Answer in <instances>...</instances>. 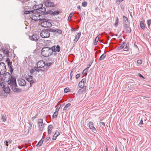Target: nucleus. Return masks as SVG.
Returning a JSON list of instances; mask_svg holds the SVG:
<instances>
[{"label":"nucleus","instance_id":"obj_1","mask_svg":"<svg viewBox=\"0 0 151 151\" xmlns=\"http://www.w3.org/2000/svg\"><path fill=\"white\" fill-rule=\"evenodd\" d=\"M3 75L4 79L6 78L9 79L8 83L10 85L12 90L17 92H20L21 91V89L17 88L18 86L17 84L16 79L13 76H12L11 77V75L9 72L5 73Z\"/></svg>","mask_w":151,"mask_h":151},{"label":"nucleus","instance_id":"obj_2","mask_svg":"<svg viewBox=\"0 0 151 151\" xmlns=\"http://www.w3.org/2000/svg\"><path fill=\"white\" fill-rule=\"evenodd\" d=\"M30 18L33 20L36 21L38 20H41L42 15H40L38 12H36V11L34 10L33 12L30 14L29 15Z\"/></svg>","mask_w":151,"mask_h":151},{"label":"nucleus","instance_id":"obj_3","mask_svg":"<svg viewBox=\"0 0 151 151\" xmlns=\"http://www.w3.org/2000/svg\"><path fill=\"white\" fill-rule=\"evenodd\" d=\"M41 53L42 55L45 57H48L51 55V50H50V48L45 47L42 48L41 50Z\"/></svg>","mask_w":151,"mask_h":151},{"label":"nucleus","instance_id":"obj_4","mask_svg":"<svg viewBox=\"0 0 151 151\" xmlns=\"http://www.w3.org/2000/svg\"><path fill=\"white\" fill-rule=\"evenodd\" d=\"M41 21V25L44 27H50L52 26V24L49 22L47 19L42 18Z\"/></svg>","mask_w":151,"mask_h":151},{"label":"nucleus","instance_id":"obj_5","mask_svg":"<svg viewBox=\"0 0 151 151\" xmlns=\"http://www.w3.org/2000/svg\"><path fill=\"white\" fill-rule=\"evenodd\" d=\"M6 71L5 64L3 62L0 63V77L1 75H3Z\"/></svg>","mask_w":151,"mask_h":151},{"label":"nucleus","instance_id":"obj_6","mask_svg":"<svg viewBox=\"0 0 151 151\" xmlns=\"http://www.w3.org/2000/svg\"><path fill=\"white\" fill-rule=\"evenodd\" d=\"M7 64L8 66L9 69V71L11 73V74H12L14 70V68L13 66L12 65V62L11 61L10 59L7 58L5 61Z\"/></svg>","mask_w":151,"mask_h":151},{"label":"nucleus","instance_id":"obj_7","mask_svg":"<svg viewBox=\"0 0 151 151\" xmlns=\"http://www.w3.org/2000/svg\"><path fill=\"white\" fill-rule=\"evenodd\" d=\"M40 35L43 38H48L50 37V34L48 30L45 29L42 31L40 33Z\"/></svg>","mask_w":151,"mask_h":151},{"label":"nucleus","instance_id":"obj_8","mask_svg":"<svg viewBox=\"0 0 151 151\" xmlns=\"http://www.w3.org/2000/svg\"><path fill=\"white\" fill-rule=\"evenodd\" d=\"M44 4L46 7H52L55 6L54 3L49 1H45L44 3Z\"/></svg>","mask_w":151,"mask_h":151},{"label":"nucleus","instance_id":"obj_9","mask_svg":"<svg viewBox=\"0 0 151 151\" xmlns=\"http://www.w3.org/2000/svg\"><path fill=\"white\" fill-rule=\"evenodd\" d=\"M38 123L39 127V130L40 131H42L44 128V124L43 122V119H40L38 120Z\"/></svg>","mask_w":151,"mask_h":151},{"label":"nucleus","instance_id":"obj_10","mask_svg":"<svg viewBox=\"0 0 151 151\" xmlns=\"http://www.w3.org/2000/svg\"><path fill=\"white\" fill-rule=\"evenodd\" d=\"M1 50L5 56L9 57V52L8 48L6 47H3L2 48Z\"/></svg>","mask_w":151,"mask_h":151},{"label":"nucleus","instance_id":"obj_11","mask_svg":"<svg viewBox=\"0 0 151 151\" xmlns=\"http://www.w3.org/2000/svg\"><path fill=\"white\" fill-rule=\"evenodd\" d=\"M86 82V78H83L81 81L79 82L78 84L79 86L82 88L84 87Z\"/></svg>","mask_w":151,"mask_h":151},{"label":"nucleus","instance_id":"obj_12","mask_svg":"<svg viewBox=\"0 0 151 151\" xmlns=\"http://www.w3.org/2000/svg\"><path fill=\"white\" fill-rule=\"evenodd\" d=\"M46 65V64L44 61L41 60L38 62L37 64V65L39 68H42Z\"/></svg>","mask_w":151,"mask_h":151},{"label":"nucleus","instance_id":"obj_13","mask_svg":"<svg viewBox=\"0 0 151 151\" xmlns=\"http://www.w3.org/2000/svg\"><path fill=\"white\" fill-rule=\"evenodd\" d=\"M124 29L126 31V33H129L131 32V29L129 27V24H125L124 25Z\"/></svg>","mask_w":151,"mask_h":151},{"label":"nucleus","instance_id":"obj_14","mask_svg":"<svg viewBox=\"0 0 151 151\" xmlns=\"http://www.w3.org/2000/svg\"><path fill=\"white\" fill-rule=\"evenodd\" d=\"M18 83L20 86H24L26 85V82L22 78L19 79L18 80Z\"/></svg>","mask_w":151,"mask_h":151},{"label":"nucleus","instance_id":"obj_15","mask_svg":"<svg viewBox=\"0 0 151 151\" xmlns=\"http://www.w3.org/2000/svg\"><path fill=\"white\" fill-rule=\"evenodd\" d=\"M89 127L90 129H91L92 131L95 132H96V130L94 127L93 123L91 122H90L88 123Z\"/></svg>","mask_w":151,"mask_h":151},{"label":"nucleus","instance_id":"obj_16","mask_svg":"<svg viewBox=\"0 0 151 151\" xmlns=\"http://www.w3.org/2000/svg\"><path fill=\"white\" fill-rule=\"evenodd\" d=\"M36 12H38L39 14L42 13H45L46 12V8L45 7H42L40 9L36 11Z\"/></svg>","mask_w":151,"mask_h":151},{"label":"nucleus","instance_id":"obj_17","mask_svg":"<svg viewBox=\"0 0 151 151\" xmlns=\"http://www.w3.org/2000/svg\"><path fill=\"white\" fill-rule=\"evenodd\" d=\"M39 38V36L36 35H33L31 37H30V39L32 40L36 41Z\"/></svg>","mask_w":151,"mask_h":151},{"label":"nucleus","instance_id":"obj_18","mask_svg":"<svg viewBox=\"0 0 151 151\" xmlns=\"http://www.w3.org/2000/svg\"><path fill=\"white\" fill-rule=\"evenodd\" d=\"M43 6V5L42 4L35 5L33 7V9L35 11H37L38 9H40Z\"/></svg>","mask_w":151,"mask_h":151},{"label":"nucleus","instance_id":"obj_19","mask_svg":"<svg viewBox=\"0 0 151 151\" xmlns=\"http://www.w3.org/2000/svg\"><path fill=\"white\" fill-rule=\"evenodd\" d=\"M25 79L29 82H30L33 80V78L31 76L28 75L25 77Z\"/></svg>","mask_w":151,"mask_h":151},{"label":"nucleus","instance_id":"obj_20","mask_svg":"<svg viewBox=\"0 0 151 151\" xmlns=\"http://www.w3.org/2000/svg\"><path fill=\"white\" fill-rule=\"evenodd\" d=\"M71 104L70 103H68L66 104L63 109V110H68L70 108Z\"/></svg>","mask_w":151,"mask_h":151},{"label":"nucleus","instance_id":"obj_21","mask_svg":"<svg viewBox=\"0 0 151 151\" xmlns=\"http://www.w3.org/2000/svg\"><path fill=\"white\" fill-rule=\"evenodd\" d=\"M53 128V126L52 125H50L48 127V134H50L51 132V131Z\"/></svg>","mask_w":151,"mask_h":151},{"label":"nucleus","instance_id":"obj_22","mask_svg":"<svg viewBox=\"0 0 151 151\" xmlns=\"http://www.w3.org/2000/svg\"><path fill=\"white\" fill-rule=\"evenodd\" d=\"M60 134V133L58 131H56L52 138L53 140H55L56 137Z\"/></svg>","mask_w":151,"mask_h":151},{"label":"nucleus","instance_id":"obj_23","mask_svg":"<svg viewBox=\"0 0 151 151\" xmlns=\"http://www.w3.org/2000/svg\"><path fill=\"white\" fill-rule=\"evenodd\" d=\"M4 91L5 93H9L10 92V89L9 86L5 88L4 89Z\"/></svg>","mask_w":151,"mask_h":151},{"label":"nucleus","instance_id":"obj_24","mask_svg":"<svg viewBox=\"0 0 151 151\" xmlns=\"http://www.w3.org/2000/svg\"><path fill=\"white\" fill-rule=\"evenodd\" d=\"M81 35V33H79L77 34V35L76 36L75 39L74 40V41L77 42L78 40L79 39Z\"/></svg>","mask_w":151,"mask_h":151},{"label":"nucleus","instance_id":"obj_25","mask_svg":"<svg viewBox=\"0 0 151 151\" xmlns=\"http://www.w3.org/2000/svg\"><path fill=\"white\" fill-rule=\"evenodd\" d=\"M123 20L124 22V23L125 24H129V22L128 21V19L125 16H123Z\"/></svg>","mask_w":151,"mask_h":151},{"label":"nucleus","instance_id":"obj_26","mask_svg":"<svg viewBox=\"0 0 151 151\" xmlns=\"http://www.w3.org/2000/svg\"><path fill=\"white\" fill-rule=\"evenodd\" d=\"M122 44H121L119 45V46L118 48L119 50L122 49L124 47L125 45V43L123 42Z\"/></svg>","mask_w":151,"mask_h":151},{"label":"nucleus","instance_id":"obj_27","mask_svg":"<svg viewBox=\"0 0 151 151\" xmlns=\"http://www.w3.org/2000/svg\"><path fill=\"white\" fill-rule=\"evenodd\" d=\"M140 27L141 29H144L145 28V25L144 24L143 22L141 21L140 22Z\"/></svg>","mask_w":151,"mask_h":151},{"label":"nucleus","instance_id":"obj_28","mask_svg":"<svg viewBox=\"0 0 151 151\" xmlns=\"http://www.w3.org/2000/svg\"><path fill=\"white\" fill-rule=\"evenodd\" d=\"M106 57V55L105 53L103 54L99 58V61H102L104 60Z\"/></svg>","mask_w":151,"mask_h":151},{"label":"nucleus","instance_id":"obj_29","mask_svg":"<svg viewBox=\"0 0 151 151\" xmlns=\"http://www.w3.org/2000/svg\"><path fill=\"white\" fill-rule=\"evenodd\" d=\"M50 50H51V54H52L53 52H56L55 46H53L51 47V48H50Z\"/></svg>","mask_w":151,"mask_h":151},{"label":"nucleus","instance_id":"obj_30","mask_svg":"<svg viewBox=\"0 0 151 151\" xmlns=\"http://www.w3.org/2000/svg\"><path fill=\"white\" fill-rule=\"evenodd\" d=\"M0 86L2 88H4L6 86V83L4 82H1V80H0Z\"/></svg>","mask_w":151,"mask_h":151},{"label":"nucleus","instance_id":"obj_31","mask_svg":"<svg viewBox=\"0 0 151 151\" xmlns=\"http://www.w3.org/2000/svg\"><path fill=\"white\" fill-rule=\"evenodd\" d=\"M40 68H39L37 66V67H35V70L38 72H40V71H42L44 70H42L40 69Z\"/></svg>","mask_w":151,"mask_h":151},{"label":"nucleus","instance_id":"obj_32","mask_svg":"<svg viewBox=\"0 0 151 151\" xmlns=\"http://www.w3.org/2000/svg\"><path fill=\"white\" fill-rule=\"evenodd\" d=\"M33 11L34 10H31V11H26L24 12V14H29V15H30V14L32 13L33 12Z\"/></svg>","mask_w":151,"mask_h":151},{"label":"nucleus","instance_id":"obj_33","mask_svg":"<svg viewBox=\"0 0 151 151\" xmlns=\"http://www.w3.org/2000/svg\"><path fill=\"white\" fill-rule=\"evenodd\" d=\"M54 32L57 33L59 34H61L62 33V31L60 29H55V31H54Z\"/></svg>","mask_w":151,"mask_h":151},{"label":"nucleus","instance_id":"obj_34","mask_svg":"<svg viewBox=\"0 0 151 151\" xmlns=\"http://www.w3.org/2000/svg\"><path fill=\"white\" fill-rule=\"evenodd\" d=\"M43 142V140H42V139H41L39 141L37 144V147H39L41 146L42 145Z\"/></svg>","mask_w":151,"mask_h":151},{"label":"nucleus","instance_id":"obj_35","mask_svg":"<svg viewBox=\"0 0 151 151\" xmlns=\"http://www.w3.org/2000/svg\"><path fill=\"white\" fill-rule=\"evenodd\" d=\"M99 39V37H98V36H97L95 38V41L94 42V44L95 45H96L97 44V42Z\"/></svg>","mask_w":151,"mask_h":151},{"label":"nucleus","instance_id":"obj_36","mask_svg":"<svg viewBox=\"0 0 151 151\" xmlns=\"http://www.w3.org/2000/svg\"><path fill=\"white\" fill-rule=\"evenodd\" d=\"M60 14V12L58 11H54L52 13V14L53 15H57Z\"/></svg>","mask_w":151,"mask_h":151},{"label":"nucleus","instance_id":"obj_37","mask_svg":"<svg viewBox=\"0 0 151 151\" xmlns=\"http://www.w3.org/2000/svg\"><path fill=\"white\" fill-rule=\"evenodd\" d=\"M58 114V112L55 111L54 114L52 115V117L54 118H56L57 117V115Z\"/></svg>","mask_w":151,"mask_h":151},{"label":"nucleus","instance_id":"obj_38","mask_svg":"<svg viewBox=\"0 0 151 151\" xmlns=\"http://www.w3.org/2000/svg\"><path fill=\"white\" fill-rule=\"evenodd\" d=\"M6 115H3L1 117V119L2 120V122H5L6 121Z\"/></svg>","mask_w":151,"mask_h":151},{"label":"nucleus","instance_id":"obj_39","mask_svg":"<svg viewBox=\"0 0 151 151\" xmlns=\"http://www.w3.org/2000/svg\"><path fill=\"white\" fill-rule=\"evenodd\" d=\"M44 43L46 44L47 46L48 45L50 44L51 43V41L50 40L44 41Z\"/></svg>","mask_w":151,"mask_h":151},{"label":"nucleus","instance_id":"obj_40","mask_svg":"<svg viewBox=\"0 0 151 151\" xmlns=\"http://www.w3.org/2000/svg\"><path fill=\"white\" fill-rule=\"evenodd\" d=\"M60 50V47L58 45H57L56 46V51L57 52H59Z\"/></svg>","mask_w":151,"mask_h":151},{"label":"nucleus","instance_id":"obj_41","mask_svg":"<svg viewBox=\"0 0 151 151\" xmlns=\"http://www.w3.org/2000/svg\"><path fill=\"white\" fill-rule=\"evenodd\" d=\"M87 3L86 1L83 2L82 3V6L83 7H86L87 6Z\"/></svg>","mask_w":151,"mask_h":151},{"label":"nucleus","instance_id":"obj_42","mask_svg":"<svg viewBox=\"0 0 151 151\" xmlns=\"http://www.w3.org/2000/svg\"><path fill=\"white\" fill-rule=\"evenodd\" d=\"M147 24L148 25V27H149L150 26V25L151 24V19H150L147 20Z\"/></svg>","mask_w":151,"mask_h":151},{"label":"nucleus","instance_id":"obj_43","mask_svg":"<svg viewBox=\"0 0 151 151\" xmlns=\"http://www.w3.org/2000/svg\"><path fill=\"white\" fill-rule=\"evenodd\" d=\"M119 19H118V18L117 17H116V21H115V27H117L118 25V22H119Z\"/></svg>","mask_w":151,"mask_h":151},{"label":"nucleus","instance_id":"obj_44","mask_svg":"<svg viewBox=\"0 0 151 151\" xmlns=\"http://www.w3.org/2000/svg\"><path fill=\"white\" fill-rule=\"evenodd\" d=\"M30 87H31L32 86V84L35 83V82L33 80L30 82Z\"/></svg>","mask_w":151,"mask_h":151},{"label":"nucleus","instance_id":"obj_45","mask_svg":"<svg viewBox=\"0 0 151 151\" xmlns=\"http://www.w3.org/2000/svg\"><path fill=\"white\" fill-rule=\"evenodd\" d=\"M70 90L68 88H66L64 90V92L65 93H67Z\"/></svg>","mask_w":151,"mask_h":151},{"label":"nucleus","instance_id":"obj_46","mask_svg":"<svg viewBox=\"0 0 151 151\" xmlns=\"http://www.w3.org/2000/svg\"><path fill=\"white\" fill-rule=\"evenodd\" d=\"M124 0H116V3L118 4H119L121 2L123 1Z\"/></svg>","mask_w":151,"mask_h":151},{"label":"nucleus","instance_id":"obj_47","mask_svg":"<svg viewBox=\"0 0 151 151\" xmlns=\"http://www.w3.org/2000/svg\"><path fill=\"white\" fill-rule=\"evenodd\" d=\"M137 63L139 64H141L142 63V61L140 60H138L137 61Z\"/></svg>","mask_w":151,"mask_h":151},{"label":"nucleus","instance_id":"obj_48","mask_svg":"<svg viewBox=\"0 0 151 151\" xmlns=\"http://www.w3.org/2000/svg\"><path fill=\"white\" fill-rule=\"evenodd\" d=\"M73 15V13H71L69 16L68 19H71V18L72 16Z\"/></svg>","mask_w":151,"mask_h":151},{"label":"nucleus","instance_id":"obj_49","mask_svg":"<svg viewBox=\"0 0 151 151\" xmlns=\"http://www.w3.org/2000/svg\"><path fill=\"white\" fill-rule=\"evenodd\" d=\"M4 144H5L6 145L7 147L9 145H8V142H7V140L5 141L4 142Z\"/></svg>","mask_w":151,"mask_h":151},{"label":"nucleus","instance_id":"obj_50","mask_svg":"<svg viewBox=\"0 0 151 151\" xmlns=\"http://www.w3.org/2000/svg\"><path fill=\"white\" fill-rule=\"evenodd\" d=\"M48 30L49 32H54V31H55L54 29H51V28L48 29Z\"/></svg>","mask_w":151,"mask_h":151},{"label":"nucleus","instance_id":"obj_51","mask_svg":"<svg viewBox=\"0 0 151 151\" xmlns=\"http://www.w3.org/2000/svg\"><path fill=\"white\" fill-rule=\"evenodd\" d=\"M80 76V74H78L76 75V79H78V78H79Z\"/></svg>","mask_w":151,"mask_h":151},{"label":"nucleus","instance_id":"obj_52","mask_svg":"<svg viewBox=\"0 0 151 151\" xmlns=\"http://www.w3.org/2000/svg\"><path fill=\"white\" fill-rule=\"evenodd\" d=\"M37 116H38L37 114H36L35 115V116H33L32 117V119L33 120L34 119H35L36 118V117H37Z\"/></svg>","mask_w":151,"mask_h":151},{"label":"nucleus","instance_id":"obj_53","mask_svg":"<svg viewBox=\"0 0 151 151\" xmlns=\"http://www.w3.org/2000/svg\"><path fill=\"white\" fill-rule=\"evenodd\" d=\"M52 64L51 63H47L46 65V66H50Z\"/></svg>","mask_w":151,"mask_h":151},{"label":"nucleus","instance_id":"obj_54","mask_svg":"<svg viewBox=\"0 0 151 151\" xmlns=\"http://www.w3.org/2000/svg\"><path fill=\"white\" fill-rule=\"evenodd\" d=\"M3 59L2 55L0 54V61L2 60Z\"/></svg>","mask_w":151,"mask_h":151},{"label":"nucleus","instance_id":"obj_55","mask_svg":"<svg viewBox=\"0 0 151 151\" xmlns=\"http://www.w3.org/2000/svg\"><path fill=\"white\" fill-rule=\"evenodd\" d=\"M7 140V142H8V143H9V144H12V140Z\"/></svg>","mask_w":151,"mask_h":151},{"label":"nucleus","instance_id":"obj_56","mask_svg":"<svg viewBox=\"0 0 151 151\" xmlns=\"http://www.w3.org/2000/svg\"><path fill=\"white\" fill-rule=\"evenodd\" d=\"M88 68H86V69H85V70H83V72L86 73V72H87V70H88Z\"/></svg>","mask_w":151,"mask_h":151},{"label":"nucleus","instance_id":"obj_57","mask_svg":"<svg viewBox=\"0 0 151 151\" xmlns=\"http://www.w3.org/2000/svg\"><path fill=\"white\" fill-rule=\"evenodd\" d=\"M138 76L140 77L141 78H144V77L140 73H139V74H138Z\"/></svg>","mask_w":151,"mask_h":151},{"label":"nucleus","instance_id":"obj_58","mask_svg":"<svg viewBox=\"0 0 151 151\" xmlns=\"http://www.w3.org/2000/svg\"><path fill=\"white\" fill-rule=\"evenodd\" d=\"M124 50L125 51H128V47H124Z\"/></svg>","mask_w":151,"mask_h":151},{"label":"nucleus","instance_id":"obj_59","mask_svg":"<svg viewBox=\"0 0 151 151\" xmlns=\"http://www.w3.org/2000/svg\"><path fill=\"white\" fill-rule=\"evenodd\" d=\"M50 138V137H47L46 138V141H47L48 140H49Z\"/></svg>","mask_w":151,"mask_h":151},{"label":"nucleus","instance_id":"obj_60","mask_svg":"<svg viewBox=\"0 0 151 151\" xmlns=\"http://www.w3.org/2000/svg\"><path fill=\"white\" fill-rule=\"evenodd\" d=\"M143 120H141L139 123V124H140V125H142L143 124Z\"/></svg>","mask_w":151,"mask_h":151},{"label":"nucleus","instance_id":"obj_61","mask_svg":"<svg viewBox=\"0 0 151 151\" xmlns=\"http://www.w3.org/2000/svg\"><path fill=\"white\" fill-rule=\"evenodd\" d=\"M100 124L101 125H103L104 126H105V124L104 122H100Z\"/></svg>","mask_w":151,"mask_h":151},{"label":"nucleus","instance_id":"obj_62","mask_svg":"<svg viewBox=\"0 0 151 151\" xmlns=\"http://www.w3.org/2000/svg\"><path fill=\"white\" fill-rule=\"evenodd\" d=\"M71 28H72V29L73 30H74V31H76V29H75L74 28V27H71Z\"/></svg>","mask_w":151,"mask_h":151},{"label":"nucleus","instance_id":"obj_63","mask_svg":"<svg viewBox=\"0 0 151 151\" xmlns=\"http://www.w3.org/2000/svg\"><path fill=\"white\" fill-rule=\"evenodd\" d=\"M59 110V109L58 108H57L56 109L55 111L56 112H58V111Z\"/></svg>","mask_w":151,"mask_h":151},{"label":"nucleus","instance_id":"obj_64","mask_svg":"<svg viewBox=\"0 0 151 151\" xmlns=\"http://www.w3.org/2000/svg\"><path fill=\"white\" fill-rule=\"evenodd\" d=\"M77 8L78 9H80V10H81V7L80 6H77Z\"/></svg>","mask_w":151,"mask_h":151}]
</instances>
